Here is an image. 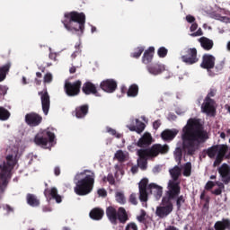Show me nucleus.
Masks as SVG:
<instances>
[{
	"instance_id": "f257e3e1",
	"label": "nucleus",
	"mask_w": 230,
	"mask_h": 230,
	"mask_svg": "<svg viewBox=\"0 0 230 230\" xmlns=\"http://www.w3.org/2000/svg\"><path fill=\"white\" fill-rule=\"evenodd\" d=\"M208 138L209 137L207 131H204L200 119H189L181 135L182 147L187 151V155H195L201 144H205Z\"/></svg>"
},
{
	"instance_id": "f03ea898",
	"label": "nucleus",
	"mask_w": 230,
	"mask_h": 230,
	"mask_svg": "<svg viewBox=\"0 0 230 230\" xmlns=\"http://www.w3.org/2000/svg\"><path fill=\"white\" fill-rule=\"evenodd\" d=\"M96 174L90 169H84L82 172H78L75 176V186L74 190L78 196H86L94 189Z\"/></svg>"
},
{
	"instance_id": "7ed1b4c3",
	"label": "nucleus",
	"mask_w": 230,
	"mask_h": 230,
	"mask_svg": "<svg viewBox=\"0 0 230 230\" xmlns=\"http://www.w3.org/2000/svg\"><path fill=\"white\" fill-rule=\"evenodd\" d=\"M62 23L66 31L69 32H81L84 34L85 31L86 16L84 13H78L72 11L71 13H65Z\"/></svg>"
},
{
	"instance_id": "20e7f679",
	"label": "nucleus",
	"mask_w": 230,
	"mask_h": 230,
	"mask_svg": "<svg viewBox=\"0 0 230 230\" xmlns=\"http://www.w3.org/2000/svg\"><path fill=\"white\" fill-rule=\"evenodd\" d=\"M168 151L169 146H167V144H164V146H163L162 144H154V146H152L150 149H138V167H140V169H142L143 171H146V169H147L148 158H155V156H158L160 153L161 155H165L166 153H168Z\"/></svg>"
},
{
	"instance_id": "39448f33",
	"label": "nucleus",
	"mask_w": 230,
	"mask_h": 230,
	"mask_svg": "<svg viewBox=\"0 0 230 230\" xmlns=\"http://www.w3.org/2000/svg\"><path fill=\"white\" fill-rule=\"evenodd\" d=\"M16 164V160L13 155H7L6 161L3 162L0 165L1 174H0V190L4 192L8 183L9 178L12 176V171Z\"/></svg>"
},
{
	"instance_id": "423d86ee",
	"label": "nucleus",
	"mask_w": 230,
	"mask_h": 230,
	"mask_svg": "<svg viewBox=\"0 0 230 230\" xmlns=\"http://www.w3.org/2000/svg\"><path fill=\"white\" fill-rule=\"evenodd\" d=\"M56 138L55 133L49 131V129H44L43 131H40L37 133L36 137H34V143L37 146H41L42 147H47L49 142L51 144L54 142Z\"/></svg>"
},
{
	"instance_id": "0eeeda50",
	"label": "nucleus",
	"mask_w": 230,
	"mask_h": 230,
	"mask_svg": "<svg viewBox=\"0 0 230 230\" xmlns=\"http://www.w3.org/2000/svg\"><path fill=\"white\" fill-rule=\"evenodd\" d=\"M217 104L215 99L210 98L209 92L205 97L202 104H201V111L205 113L208 117H216L217 115Z\"/></svg>"
},
{
	"instance_id": "6e6552de",
	"label": "nucleus",
	"mask_w": 230,
	"mask_h": 230,
	"mask_svg": "<svg viewBox=\"0 0 230 230\" xmlns=\"http://www.w3.org/2000/svg\"><path fill=\"white\" fill-rule=\"evenodd\" d=\"M168 199H169V205L171 207V213L173 210V203L172 199H175L181 194V185L179 181H175L173 179L170 180L168 183Z\"/></svg>"
},
{
	"instance_id": "1a4fd4ad",
	"label": "nucleus",
	"mask_w": 230,
	"mask_h": 230,
	"mask_svg": "<svg viewBox=\"0 0 230 230\" xmlns=\"http://www.w3.org/2000/svg\"><path fill=\"white\" fill-rule=\"evenodd\" d=\"M171 209L172 207L169 202V196L166 192V196H164L162 203L156 207L155 214L160 217V219H164L171 214Z\"/></svg>"
},
{
	"instance_id": "9d476101",
	"label": "nucleus",
	"mask_w": 230,
	"mask_h": 230,
	"mask_svg": "<svg viewBox=\"0 0 230 230\" xmlns=\"http://www.w3.org/2000/svg\"><path fill=\"white\" fill-rule=\"evenodd\" d=\"M82 84L83 83L80 80L75 81L74 83H65V93H66V95H68V97H76L81 93Z\"/></svg>"
},
{
	"instance_id": "9b49d317",
	"label": "nucleus",
	"mask_w": 230,
	"mask_h": 230,
	"mask_svg": "<svg viewBox=\"0 0 230 230\" xmlns=\"http://www.w3.org/2000/svg\"><path fill=\"white\" fill-rule=\"evenodd\" d=\"M181 61H183L185 65H195L199 63V59L198 58L197 49H185L181 55Z\"/></svg>"
},
{
	"instance_id": "f8f14e48",
	"label": "nucleus",
	"mask_w": 230,
	"mask_h": 230,
	"mask_svg": "<svg viewBox=\"0 0 230 230\" xmlns=\"http://www.w3.org/2000/svg\"><path fill=\"white\" fill-rule=\"evenodd\" d=\"M216 58L212 54H204L202 56V62L200 63V67L204 70H212L216 66Z\"/></svg>"
},
{
	"instance_id": "ddd939ff",
	"label": "nucleus",
	"mask_w": 230,
	"mask_h": 230,
	"mask_svg": "<svg viewBox=\"0 0 230 230\" xmlns=\"http://www.w3.org/2000/svg\"><path fill=\"white\" fill-rule=\"evenodd\" d=\"M43 120V117L39 113H35L34 111L31 113H27L25 115V122L29 126L34 128L36 126H40Z\"/></svg>"
},
{
	"instance_id": "4468645a",
	"label": "nucleus",
	"mask_w": 230,
	"mask_h": 230,
	"mask_svg": "<svg viewBox=\"0 0 230 230\" xmlns=\"http://www.w3.org/2000/svg\"><path fill=\"white\" fill-rule=\"evenodd\" d=\"M39 95L40 96V99H41V108L43 110V113L45 115H49V111L51 106V102H50V95L48 90H45L43 92H39Z\"/></svg>"
},
{
	"instance_id": "2eb2a0df",
	"label": "nucleus",
	"mask_w": 230,
	"mask_h": 230,
	"mask_svg": "<svg viewBox=\"0 0 230 230\" xmlns=\"http://www.w3.org/2000/svg\"><path fill=\"white\" fill-rule=\"evenodd\" d=\"M47 189L44 190V195L47 199H55L57 203H62L63 197L58 194L57 187H51V189L48 188V183H45Z\"/></svg>"
},
{
	"instance_id": "dca6fc26",
	"label": "nucleus",
	"mask_w": 230,
	"mask_h": 230,
	"mask_svg": "<svg viewBox=\"0 0 230 230\" xmlns=\"http://www.w3.org/2000/svg\"><path fill=\"white\" fill-rule=\"evenodd\" d=\"M217 156L216 159L213 163V167H217V165H220V164H222L227 151H228V147L227 146L225 145H218L217 144Z\"/></svg>"
},
{
	"instance_id": "f3484780",
	"label": "nucleus",
	"mask_w": 230,
	"mask_h": 230,
	"mask_svg": "<svg viewBox=\"0 0 230 230\" xmlns=\"http://www.w3.org/2000/svg\"><path fill=\"white\" fill-rule=\"evenodd\" d=\"M100 87L107 93H113L118 88V83L115 79H105L102 81Z\"/></svg>"
},
{
	"instance_id": "a211bd4d",
	"label": "nucleus",
	"mask_w": 230,
	"mask_h": 230,
	"mask_svg": "<svg viewBox=\"0 0 230 230\" xmlns=\"http://www.w3.org/2000/svg\"><path fill=\"white\" fill-rule=\"evenodd\" d=\"M82 92L85 95H95V97H100V93L98 92L96 84H94L91 81H86V83H84L82 86Z\"/></svg>"
},
{
	"instance_id": "6ab92c4d",
	"label": "nucleus",
	"mask_w": 230,
	"mask_h": 230,
	"mask_svg": "<svg viewBox=\"0 0 230 230\" xmlns=\"http://www.w3.org/2000/svg\"><path fill=\"white\" fill-rule=\"evenodd\" d=\"M152 142L153 137L151 133H145L143 137L139 138L136 145L138 147H141V149H151V147H148V146H151Z\"/></svg>"
},
{
	"instance_id": "aec40b11",
	"label": "nucleus",
	"mask_w": 230,
	"mask_h": 230,
	"mask_svg": "<svg viewBox=\"0 0 230 230\" xmlns=\"http://www.w3.org/2000/svg\"><path fill=\"white\" fill-rule=\"evenodd\" d=\"M218 172H219L224 183H229V181H230V165H228V164H222V165L218 168Z\"/></svg>"
},
{
	"instance_id": "412c9836",
	"label": "nucleus",
	"mask_w": 230,
	"mask_h": 230,
	"mask_svg": "<svg viewBox=\"0 0 230 230\" xmlns=\"http://www.w3.org/2000/svg\"><path fill=\"white\" fill-rule=\"evenodd\" d=\"M106 216L112 225H118V210L112 205L106 208Z\"/></svg>"
},
{
	"instance_id": "4be33fe9",
	"label": "nucleus",
	"mask_w": 230,
	"mask_h": 230,
	"mask_svg": "<svg viewBox=\"0 0 230 230\" xmlns=\"http://www.w3.org/2000/svg\"><path fill=\"white\" fill-rule=\"evenodd\" d=\"M90 105L81 104V106H76L75 110V117L77 119H84L89 113Z\"/></svg>"
},
{
	"instance_id": "5701e85b",
	"label": "nucleus",
	"mask_w": 230,
	"mask_h": 230,
	"mask_svg": "<svg viewBox=\"0 0 230 230\" xmlns=\"http://www.w3.org/2000/svg\"><path fill=\"white\" fill-rule=\"evenodd\" d=\"M155 52V47H149V49H147V50H146L144 52V56L142 58V62L145 65H149V63H152V61L154 59Z\"/></svg>"
},
{
	"instance_id": "b1692460",
	"label": "nucleus",
	"mask_w": 230,
	"mask_h": 230,
	"mask_svg": "<svg viewBox=\"0 0 230 230\" xmlns=\"http://www.w3.org/2000/svg\"><path fill=\"white\" fill-rule=\"evenodd\" d=\"M147 70L150 74H153L154 75H158L159 74L164 72L165 66L164 65L155 63V65H149L147 66Z\"/></svg>"
},
{
	"instance_id": "393cba45",
	"label": "nucleus",
	"mask_w": 230,
	"mask_h": 230,
	"mask_svg": "<svg viewBox=\"0 0 230 230\" xmlns=\"http://www.w3.org/2000/svg\"><path fill=\"white\" fill-rule=\"evenodd\" d=\"M215 230H230V219L228 217H223L221 221H216L214 225Z\"/></svg>"
},
{
	"instance_id": "a878e982",
	"label": "nucleus",
	"mask_w": 230,
	"mask_h": 230,
	"mask_svg": "<svg viewBox=\"0 0 230 230\" xmlns=\"http://www.w3.org/2000/svg\"><path fill=\"white\" fill-rule=\"evenodd\" d=\"M178 133V129H164V131L162 132L161 137L164 140L171 141L177 137Z\"/></svg>"
},
{
	"instance_id": "bb28decb",
	"label": "nucleus",
	"mask_w": 230,
	"mask_h": 230,
	"mask_svg": "<svg viewBox=\"0 0 230 230\" xmlns=\"http://www.w3.org/2000/svg\"><path fill=\"white\" fill-rule=\"evenodd\" d=\"M201 48L204 50H212L213 47H214V41L213 40H209V38H206L205 36L199 38V40Z\"/></svg>"
},
{
	"instance_id": "cd10ccee",
	"label": "nucleus",
	"mask_w": 230,
	"mask_h": 230,
	"mask_svg": "<svg viewBox=\"0 0 230 230\" xmlns=\"http://www.w3.org/2000/svg\"><path fill=\"white\" fill-rule=\"evenodd\" d=\"M119 221V223H127L128 221V214L125 208V207H119L117 210V221Z\"/></svg>"
},
{
	"instance_id": "c85d7f7f",
	"label": "nucleus",
	"mask_w": 230,
	"mask_h": 230,
	"mask_svg": "<svg viewBox=\"0 0 230 230\" xmlns=\"http://www.w3.org/2000/svg\"><path fill=\"white\" fill-rule=\"evenodd\" d=\"M104 214L105 211L103 210V208H101L100 207H95L90 211V217H92V219L100 220L102 219Z\"/></svg>"
},
{
	"instance_id": "c756f323",
	"label": "nucleus",
	"mask_w": 230,
	"mask_h": 230,
	"mask_svg": "<svg viewBox=\"0 0 230 230\" xmlns=\"http://www.w3.org/2000/svg\"><path fill=\"white\" fill-rule=\"evenodd\" d=\"M147 189L154 193L157 199H159L163 196V187L157 185L156 183H149Z\"/></svg>"
},
{
	"instance_id": "7c9ffc66",
	"label": "nucleus",
	"mask_w": 230,
	"mask_h": 230,
	"mask_svg": "<svg viewBox=\"0 0 230 230\" xmlns=\"http://www.w3.org/2000/svg\"><path fill=\"white\" fill-rule=\"evenodd\" d=\"M27 203L31 205V207H40V199L36 196V194H31L29 192L26 196Z\"/></svg>"
},
{
	"instance_id": "2f4dec72",
	"label": "nucleus",
	"mask_w": 230,
	"mask_h": 230,
	"mask_svg": "<svg viewBox=\"0 0 230 230\" xmlns=\"http://www.w3.org/2000/svg\"><path fill=\"white\" fill-rule=\"evenodd\" d=\"M11 66H12L11 63H6V65L0 66V83H2L3 81H4V79H6V75L10 72Z\"/></svg>"
},
{
	"instance_id": "473e14b6",
	"label": "nucleus",
	"mask_w": 230,
	"mask_h": 230,
	"mask_svg": "<svg viewBox=\"0 0 230 230\" xmlns=\"http://www.w3.org/2000/svg\"><path fill=\"white\" fill-rule=\"evenodd\" d=\"M139 88L137 84H131L127 92L128 97H137L138 95Z\"/></svg>"
},
{
	"instance_id": "72a5a7b5",
	"label": "nucleus",
	"mask_w": 230,
	"mask_h": 230,
	"mask_svg": "<svg viewBox=\"0 0 230 230\" xmlns=\"http://www.w3.org/2000/svg\"><path fill=\"white\" fill-rule=\"evenodd\" d=\"M181 167H179V165H174V167H172V169L170 170L171 172V176H172V179L174 181H177L180 174H181Z\"/></svg>"
},
{
	"instance_id": "f704fd0d",
	"label": "nucleus",
	"mask_w": 230,
	"mask_h": 230,
	"mask_svg": "<svg viewBox=\"0 0 230 230\" xmlns=\"http://www.w3.org/2000/svg\"><path fill=\"white\" fill-rule=\"evenodd\" d=\"M11 113L6 108L0 106V120H8Z\"/></svg>"
},
{
	"instance_id": "c9c22d12",
	"label": "nucleus",
	"mask_w": 230,
	"mask_h": 230,
	"mask_svg": "<svg viewBox=\"0 0 230 230\" xmlns=\"http://www.w3.org/2000/svg\"><path fill=\"white\" fill-rule=\"evenodd\" d=\"M217 145L216 146H211V147H208L207 149V155L209 158H215L217 155Z\"/></svg>"
},
{
	"instance_id": "e433bc0d",
	"label": "nucleus",
	"mask_w": 230,
	"mask_h": 230,
	"mask_svg": "<svg viewBox=\"0 0 230 230\" xmlns=\"http://www.w3.org/2000/svg\"><path fill=\"white\" fill-rule=\"evenodd\" d=\"M102 181H108L110 185H116V178H114V174H112V172H109L107 176H103Z\"/></svg>"
},
{
	"instance_id": "4c0bfd02",
	"label": "nucleus",
	"mask_w": 230,
	"mask_h": 230,
	"mask_svg": "<svg viewBox=\"0 0 230 230\" xmlns=\"http://www.w3.org/2000/svg\"><path fill=\"white\" fill-rule=\"evenodd\" d=\"M192 170L191 162H187L185 165H183V176H190Z\"/></svg>"
},
{
	"instance_id": "58836bf2",
	"label": "nucleus",
	"mask_w": 230,
	"mask_h": 230,
	"mask_svg": "<svg viewBox=\"0 0 230 230\" xmlns=\"http://www.w3.org/2000/svg\"><path fill=\"white\" fill-rule=\"evenodd\" d=\"M174 156H175L176 162H178V164H180L182 160V148L181 147H176V149L174 151Z\"/></svg>"
},
{
	"instance_id": "ea45409f",
	"label": "nucleus",
	"mask_w": 230,
	"mask_h": 230,
	"mask_svg": "<svg viewBox=\"0 0 230 230\" xmlns=\"http://www.w3.org/2000/svg\"><path fill=\"white\" fill-rule=\"evenodd\" d=\"M200 199L205 200L203 207L205 208H208L209 203H210V196H206V190H202V192L200 194Z\"/></svg>"
},
{
	"instance_id": "a19ab883",
	"label": "nucleus",
	"mask_w": 230,
	"mask_h": 230,
	"mask_svg": "<svg viewBox=\"0 0 230 230\" xmlns=\"http://www.w3.org/2000/svg\"><path fill=\"white\" fill-rule=\"evenodd\" d=\"M144 50H145L144 47H137V49H135V52L131 54V58H135L136 59H138V58L142 56Z\"/></svg>"
},
{
	"instance_id": "79ce46f5",
	"label": "nucleus",
	"mask_w": 230,
	"mask_h": 230,
	"mask_svg": "<svg viewBox=\"0 0 230 230\" xmlns=\"http://www.w3.org/2000/svg\"><path fill=\"white\" fill-rule=\"evenodd\" d=\"M139 199L141 201H147L148 199L147 189H139Z\"/></svg>"
},
{
	"instance_id": "37998d69",
	"label": "nucleus",
	"mask_w": 230,
	"mask_h": 230,
	"mask_svg": "<svg viewBox=\"0 0 230 230\" xmlns=\"http://www.w3.org/2000/svg\"><path fill=\"white\" fill-rule=\"evenodd\" d=\"M115 158H117L119 162L123 163L126 160V155L121 149H119V151L115 153Z\"/></svg>"
},
{
	"instance_id": "c03bdc74",
	"label": "nucleus",
	"mask_w": 230,
	"mask_h": 230,
	"mask_svg": "<svg viewBox=\"0 0 230 230\" xmlns=\"http://www.w3.org/2000/svg\"><path fill=\"white\" fill-rule=\"evenodd\" d=\"M137 122V133H142L146 128L145 122H141L139 119H136Z\"/></svg>"
},
{
	"instance_id": "a18cd8bd",
	"label": "nucleus",
	"mask_w": 230,
	"mask_h": 230,
	"mask_svg": "<svg viewBox=\"0 0 230 230\" xmlns=\"http://www.w3.org/2000/svg\"><path fill=\"white\" fill-rule=\"evenodd\" d=\"M185 201H186V199H185L184 196L182 194L181 196H180V194H178L177 199H176L177 208L180 209L182 203H185Z\"/></svg>"
},
{
	"instance_id": "49530a36",
	"label": "nucleus",
	"mask_w": 230,
	"mask_h": 230,
	"mask_svg": "<svg viewBox=\"0 0 230 230\" xmlns=\"http://www.w3.org/2000/svg\"><path fill=\"white\" fill-rule=\"evenodd\" d=\"M116 199L119 203H126L125 194L123 192H116Z\"/></svg>"
},
{
	"instance_id": "de8ad7c7",
	"label": "nucleus",
	"mask_w": 230,
	"mask_h": 230,
	"mask_svg": "<svg viewBox=\"0 0 230 230\" xmlns=\"http://www.w3.org/2000/svg\"><path fill=\"white\" fill-rule=\"evenodd\" d=\"M157 54L159 58H166L168 54V49H165V47H160V49H158Z\"/></svg>"
},
{
	"instance_id": "09e8293b",
	"label": "nucleus",
	"mask_w": 230,
	"mask_h": 230,
	"mask_svg": "<svg viewBox=\"0 0 230 230\" xmlns=\"http://www.w3.org/2000/svg\"><path fill=\"white\" fill-rule=\"evenodd\" d=\"M125 230H138V226H137V223L130 222V223H128Z\"/></svg>"
},
{
	"instance_id": "8fccbe9b",
	"label": "nucleus",
	"mask_w": 230,
	"mask_h": 230,
	"mask_svg": "<svg viewBox=\"0 0 230 230\" xmlns=\"http://www.w3.org/2000/svg\"><path fill=\"white\" fill-rule=\"evenodd\" d=\"M148 181V178H143L141 181H139V189H147Z\"/></svg>"
},
{
	"instance_id": "3c124183",
	"label": "nucleus",
	"mask_w": 230,
	"mask_h": 230,
	"mask_svg": "<svg viewBox=\"0 0 230 230\" xmlns=\"http://www.w3.org/2000/svg\"><path fill=\"white\" fill-rule=\"evenodd\" d=\"M129 201H130V203H132L133 205H137V194H135V192H132V194H130V196H129Z\"/></svg>"
},
{
	"instance_id": "603ef678",
	"label": "nucleus",
	"mask_w": 230,
	"mask_h": 230,
	"mask_svg": "<svg viewBox=\"0 0 230 230\" xmlns=\"http://www.w3.org/2000/svg\"><path fill=\"white\" fill-rule=\"evenodd\" d=\"M146 210H141L140 216H137L138 221H140L141 223H144V221L146 220Z\"/></svg>"
},
{
	"instance_id": "864d4df0",
	"label": "nucleus",
	"mask_w": 230,
	"mask_h": 230,
	"mask_svg": "<svg viewBox=\"0 0 230 230\" xmlns=\"http://www.w3.org/2000/svg\"><path fill=\"white\" fill-rule=\"evenodd\" d=\"M108 133H111V135H115L117 138H120L121 135L119 133H117L116 129H113L112 128H107Z\"/></svg>"
},
{
	"instance_id": "5fc2aeb1",
	"label": "nucleus",
	"mask_w": 230,
	"mask_h": 230,
	"mask_svg": "<svg viewBox=\"0 0 230 230\" xmlns=\"http://www.w3.org/2000/svg\"><path fill=\"white\" fill-rule=\"evenodd\" d=\"M53 81V75L50 73L45 75L44 83H51Z\"/></svg>"
},
{
	"instance_id": "6e6d98bb",
	"label": "nucleus",
	"mask_w": 230,
	"mask_h": 230,
	"mask_svg": "<svg viewBox=\"0 0 230 230\" xmlns=\"http://www.w3.org/2000/svg\"><path fill=\"white\" fill-rule=\"evenodd\" d=\"M185 20L188 23H193V22H196V18L195 16H192L191 14H187V16L185 17Z\"/></svg>"
},
{
	"instance_id": "4d7b16f0",
	"label": "nucleus",
	"mask_w": 230,
	"mask_h": 230,
	"mask_svg": "<svg viewBox=\"0 0 230 230\" xmlns=\"http://www.w3.org/2000/svg\"><path fill=\"white\" fill-rule=\"evenodd\" d=\"M197 29H199V24L196 22V18H195V22H193L192 24L190 25V32L194 34Z\"/></svg>"
},
{
	"instance_id": "13d9d810",
	"label": "nucleus",
	"mask_w": 230,
	"mask_h": 230,
	"mask_svg": "<svg viewBox=\"0 0 230 230\" xmlns=\"http://www.w3.org/2000/svg\"><path fill=\"white\" fill-rule=\"evenodd\" d=\"M213 187H215V182L214 181H212L211 180L207 181V183L205 185V189H207V190H210L211 189H213Z\"/></svg>"
},
{
	"instance_id": "bf43d9fd",
	"label": "nucleus",
	"mask_w": 230,
	"mask_h": 230,
	"mask_svg": "<svg viewBox=\"0 0 230 230\" xmlns=\"http://www.w3.org/2000/svg\"><path fill=\"white\" fill-rule=\"evenodd\" d=\"M203 31L201 28L198 29V31H196V32H194V34H190V36H192V38H196L197 36H202L203 37Z\"/></svg>"
},
{
	"instance_id": "052dcab7",
	"label": "nucleus",
	"mask_w": 230,
	"mask_h": 230,
	"mask_svg": "<svg viewBox=\"0 0 230 230\" xmlns=\"http://www.w3.org/2000/svg\"><path fill=\"white\" fill-rule=\"evenodd\" d=\"M97 192H98V195L102 196V198H105L107 196L106 189H98Z\"/></svg>"
},
{
	"instance_id": "680f3d73",
	"label": "nucleus",
	"mask_w": 230,
	"mask_h": 230,
	"mask_svg": "<svg viewBox=\"0 0 230 230\" xmlns=\"http://www.w3.org/2000/svg\"><path fill=\"white\" fill-rule=\"evenodd\" d=\"M217 88H210L208 93H209V97L210 99H212V97H215L217 95Z\"/></svg>"
},
{
	"instance_id": "e2e57ef3",
	"label": "nucleus",
	"mask_w": 230,
	"mask_h": 230,
	"mask_svg": "<svg viewBox=\"0 0 230 230\" xmlns=\"http://www.w3.org/2000/svg\"><path fill=\"white\" fill-rule=\"evenodd\" d=\"M5 93H7L6 86L0 84V95H5Z\"/></svg>"
},
{
	"instance_id": "0e129e2a",
	"label": "nucleus",
	"mask_w": 230,
	"mask_h": 230,
	"mask_svg": "<svg viewBox=\"0 0 230 230\" xmlns=\"http://www.w3.org/2000/svg\"><path fill=\"white\" fill-rule=\"evenodd\" d=\"M160 126H161V120H155V122L153 123L154 129H158Z\"/></svg>"
},
{
	"instance_id": "69168bd1",
	"label": "nucleus",
	"mask_w": 230,
	"mask_h": 230,
	"mask_svg": "<svg viewBox=\"0 0 230 230\" xmlns=\"http://www.w3.org/2000/svg\"><path fill=\"white\" fill-rule=\"evenodd\" d=\"M52 208L49 205L43 206V212H51Z\"/></svg>"
},
{
	"instance_id": "338daca9",
	"label": "nucleus",
	"mask_w": 230,
	"mask_h": 230,
	"mask_svg": "<svg viewBox=\"0 0 230 230\" xmlns=\"http://www.w3.org/2000/svg\"><path fill=\"white\" fill-rule=\"evenodd\" d=\"M54 173L56 174V176H59V174H61V169L60 167L57 166L54 168Z\"/></svg>"
},
{
	"instance_id": "774afa93",
	"label": "nucleus",
	"mask_w": 230,
	"mask_h": 230,
	"mask_svg": "<svg viewBox=\"0 0 230 230\" xmlns=\"http://www.w3.org/2000/svg\"><path fill=\"white\" fill-rule=\"evenodd\" d=\"M131 172H133V174H136L137 172H138V166L137 165H133L131 167Z\"/></svg>"
}]
</instances>
